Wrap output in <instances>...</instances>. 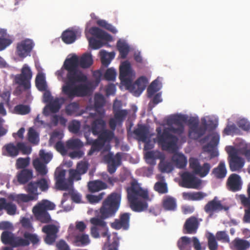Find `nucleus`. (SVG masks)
Listing matches in <instances>:
<instances>
[{
	"label": "nucleus",
	"mask_w": 250,
	"mask_h": 250,
	"mask_svg": "<svg viewBox=\"0 0 250 250\" xmlns=\"http://www.w3.org/2000/svg\"><path fill=\"white\" fill-rule=\"evenodd\" d=\"M126 191L130 208L135 212L146 210L148 207L147 202L151 201L154 197L147 188H142L135 179L130 182V186L126 188Z\"/></svg>",
	"instance_id": "2"
},
{
	"label": "nucleus",
	"mask_w": 250,
	"mask_h": 250,
	"mask_svg": "<svg viewBox=\"0 0 250 250\" xmlns=\"http://www.w3.org/2000/svg\"><path fill=\"white\" fill-rule=\"evenodd\" d=\"M74 242L77 246H84L88 245L90 240L88 235L80 233L74 236Z\"/></svg>",
	"instance_id": "41"
},
{
	"label": "nucleus",
	"mask_w": 250,
	"mask_h": 250,
	"mask_svg": "<svg viewBox=\"0 0 250 250\" xmlns=\"http://www.w3.org/2000/svg\"><path fill=\"white\" fill-rule=\"evenodd\" d=\"M42 231L46 234L45 242L49 245L53 244L57 237L58 228L54 225H47L42 227Z\"/></svg>",
	"instance_id": "22"
},
{
	"label": "nucleus",
	"mask_w": 250,
	"mask_h": 250,
	"mask_svg": "<svg viewBox=\"0 0 250 250\" xmlns=\"http://www.w3.org/2000/svg\"><path fill=\"white\" fill-rule=\"evenodd\" d=\"M84 137L86 139L87 144L91 146V148L88 152V155L91 156L95 152L100 151L106 142H109V134L104 132L98 136L96 140L89 139L87 133L84 134Z\"/></svg>",
	"instance_id": "13"
},
{
	"label": "nucleus",
	"mask_w": 250,
	"mask_h": 250,
	"mask_svg": "<svg viewBox=\"0 0 250 250\" xmlns=\"http://www.w3.org/2000/svg\"><path fill=\"white\" fill-rule=\"evenodd\" d=\"M189 118L185 115H175L171 117L169 122L177 125V127L172 126L164 128L162 132L160 127L156 128L157 143L163 150L172 152L176 151L178 138L170 133V131L179 135L183 134L184 131V123H187L188 125Z\"/></svg>",
	"instance_id": "1"
},
{
	"label": "nucleus",
	"mask_w": 250,
	"mask_h": 250,
	"mask_svg": "<svg viewBox=\"0 0 250 250\" xmlns=\"http://www.w3.org/2000/svg\"><path fill=\"white\" fill-rule=\"evenodd\" d=\"M202 148L204 152H207L209 154L210 159L217 157L219 155V153L217 150L216 146L209 143L204 146Z\"/></svg>",
	"instance_id": "45"
},
{
	"label": "nucleus",
	"mask_w": 250,
	"mask_h": 250,
	"mask_svg": "<svg viewBox=\"0 0 250 250\" xmlns=\"http://www.w3.org/2000/svg\"><path fill=\"white\" fill-rule=\"evenodd\" d=\"M3 150L5 155L13 158L18 156L20 152L22 154L28 155L32 151L31 147L23 142H18L16 145L12 143L7 144L3 147Z\"/></svg>",
	"instance_id": "10"
},
{
	"label": "nucleus",
	"mask_w": 250,
	"mask_h": 250,
	"mask_svg": "<svg viewBox=\"0 0 250 250\" xmlns=\"http://www.w3.org/2000/svg\"><path fill=\"white\" fill-rule=\"evenodd\" d=\"M149 129L145 125L138 124L137 127L133 130V134L139 141L146 142L148 139Z\"/></svg>",
	"instance_id": "29"
},
{
	"label": "nucleus",
	"mask_w": 250,
	"mask_h": 250,
	"mask_svg": "<svg viewBox=\"0 0 250 250\" xmlns=\"http://www.w3.org/2000/svg\"><path fill=\"white\" fill-rule=\"evenodd\" d=\"M118 49L121 58L125 59L129 51V46L124 42L119 41L117 44Z\"/></svg>",
	"instance_id": "46"
},
{
	"label": "nucleus",
	"mask_w": 250,
	"mask_h": 250,
	"mask_svg": "<svg viewBox=\"0 0 250 250\" xmlns=\"http://www.w3.org/2000/svg\"><path fill=\"white\" fill-rule=\"evenodd\" d=\"M121 193L122 187L119 185L116 191L110 194V217L114 216L120 206Z\"/></svg>",
	"instance_id": "21"
},
{
	"label": "nucleus",
	"mask_w": 250,
	"mask_h": 250,
	"mask_svg": "<svg viewBox=\"0 0 250 250\" xmlns=\"http://www.w3.org/2000/svg\"><path fill=\"white\" fill-rule=\"evenodd\" d=\"M123 102L116 99L113 103V117L110 118V142L115 141L116 145L119 144V140L115 136L114 131L116 127H121L128 113L127 109H122Z\"/></svg>",
	"instance_id": "5"
},
{
	"label": "nucleus",
	"mask_w": 250,
	"mask_h": 250,
	"mask_svg": "<svg viewBox=\"0 0 250 250\" xmlns=\"http://www.w3.org/2000/svg\"><path fill=\"white\" fill-rule=\"evenodd\" d=\"M87 187L89 191L92 193L98 192L107 188L106 184L101 180L89 181Z\"/></svg>",
	"instance_id": "32"
},
{
	"label": "nucleus",
	"mask_w": 250,
	"mask_h": 250,
	"mask_svg": "<svg viewBox=\"0 0 250 250\" xmlns=\"http://www.w3.org/2000/svg\"><path fill=\"white\" fill-rule=\"evenodd\" d=\"M159 168L162 172L169 173L172 171L173 167L172 164L168 162H161Z\"/></svg>",
	"instance_id": "56"
},
{
	"label": "nucleus",
	"mask_w": 250,
	"mask_h": 250,
	"mask_svg": "<svg viewBox=\"0 0 250 250\" xmlns=\"http://www.w3.org/2000/svg\"><path fill=\"white\" fill-rule=\"evenodd\" d=\"M182 186L186 188H198L201 181L189 172H184L181 175Z\"/></svg>",
	"instance_id": "19"
},
{
	"label": "nucleus",
	"mask_w": 250,
	"mask_h": 250,
	"mask_svg": "<svg viewBox=\"0 0 250 250\" xmlns=\"http://www.w3.org/2000/svg\"><path fill=\"white\" fill-rule=\"evenodd\" d=\"M207 238L209 250H217L218 246L215 236L212 233L209 232Z\"/></svg>",
	"instance_id": "51"
},
{
	"label": "nucleus",
	"mask_w": 250,
	"mask_h": 250,
	"mask_svg": "<svg viewBox=\"0 0 250 250\" xmlns=\"http://www.w3.org/2000/svg\"><path fill=\"white\" fill-rule=\"evenodd\" d=\"M29 164L30 158L29 157H26L25 158L20 157L16 161V168L18 169H26L25 168L29 166Z\"/></svg>",
	"instance_id": "53"
},
{
	"label": "nucleus",
	"mask_w": 250,
	"mask_h": 250,
	"mask_svg": "<svg viewBox=\"0 0 250 250\" xmlns=\"http://www.w3.org/2000/svg\"><path fill=\"white\" fill-rule=\"evenodd\" d=\"M38 185V187L42 191H45L47 190L49 188L48 182L46 179L42 178L36 181Z\"/></svg>",
	"instance_id": "61"
},
{
	"label": "nucleus",
	"mask_w": 250,
	"mask_h": 250,
	"mask_svg": "<svg viewBox=\"0 0 250 250\" xmlns=\"http://www.w3.org/2000/svg\"><path fill=\"white\" fill-rule=\"evenodd\" d=\"M199 120L197 117H190L188 120L189 138L197 140L203 136L207 131V126L199 125Z\"/></svg>",
	"instance_id": "12"
},
{
	"label": "nucleus",
	"mask_w": 250,
	"mask_h": 250,
	"mask_svg": "<svg viewBox=\"0 0 250 250\" xmlns=\"http://www.w3.org/2000/svg\"><path fill=\"white\" fill-rule=\"evenodd\" d=\"M123 153L117 152L115 155L110 152V174L114 173L122 163Z\"/></svg>",
	"instance_id": "30"
},
{
	"label": "nucleus",
	"mask_w": 250,
	"mask_h": 250,
	"mask_svg": "<svg viewBox=\"0 0 250 250\" xmlns=\"http://www.w3.org/2000/svg\"><path fill=\"white\" fill-rule=\"evenodd\" d=\"M247 191L248 197H246L244 194H240L237 198L240 200L243 206H248L250 205V183L248 185Z\"/></svg>",
	"instance_id": "52"
},
{
	"label": "nucleus",
	"mask_w": 250,
	"mask_h": 250,
	"mask_svg": "<svg viewBox=\"0 0 250 250\" xmlns=\"http://www.w3.org/2000/svg\"><path fill=\"white\" fill-rule=\"evenodd\" d=\"M17 209L16 205L12 202H9L7 203L4 210L8 215H14L16 213Z\"/></svg>",
	"instance_id": "62"
},
{
	"label": "nucleus",
	"mask_w": 250,
	"mask_h": 250,
	"mask_svg": "<svg viewBox=\"0 0 250 250\" xmlns=\"http://www.w3.org/2000/svg\"><path fill=\"white\" fill-rule=\"evenodd\" d=\"M93 61L92 55L90 53L83 54L79 59V66L83 68L90 67L93 64Z\"/></svg>",
	"instance_id": "37"
},
{
	"label": "nucleus",
	"mask_w": 250,
	"mask_h": 250,
	"mask_svg": "<svg viewBox=\"0 0 250 250\" xmlns=\"http://www.w3.org/2000/svg\"><path fill=\"white\" fill-rule=\"evenodd\" d=\"M23 236L25 238L24 239L27 240L29 243L30 242L33 245L37 244L40 241V239L36 234H31L25 232L23 234Z\"/></svg>",
	"instance_id": "57"
},
{
	"label": "nucleus",
	"mask_w": 250,
	"mask_h": 250,
	"mask_svg": "<svg viewBox=\"0 0 250 250\" xmlns=\"http://www.w3.org/2000/svg\"><path fill=\"white\" fill-rule=\"evenodd\" d=\"M88 168V164L87 162L81 161L77 165L76 169L80 173L81 175L85 173Z\"/></svg>",
	"instance_id": "64"
},
{
	"label": "nucleus",
	"mask_w": 250,
	"mask_h": 250,
	"mask_svg": "<svg viewBox=\"0 0 250 250\" xmlns=\"http://www.w3.org/2000/svg\"><path fill=\"white\" fill-rule=\"evenodd\" d=\"M32 72L27 64H24L21 69V73L15 75L14 83L18 85L14 91V94L21 95L23 91L29 90L31 87V80L32 78Z\"/></svg>",
	"instance_id": "6"
},
{
	"label": "nucleus",
	"mask_w": 250,
	"mask_h": 250,
	"mask_svg": "<svg viewBox=\"0 0 250 250\" xmlns=\"http://www.w3.org/2000/svg\"><path fill=\"white\" fill-rule=\"evenodd\" d=\"M9 198L19 204L21 203H26L30 201L36 200L35 196H31L29 194H10Z\"/></svg>",
	"instance_id": "34"
},
{
	"label": "nucleus",
	"mask_w": 250,
	"mask_h": 250,
	"mask_svg": "<svg viewBox=\"0 0 250 250\" xmlns=\"http://www.w3.org/2000/svg\"><path fill=\"white\" fill-rule=\"evenodd\" d=\"M64 82L65 84L62 86V93L69 100L84 97L88 93L89 87L86 84L81 83L76 85L66 81Z\"/></svg>",
	"instance_id": "8"
},
{
	"label": "nucleus",
	"mask_w": 250,
	"mask_h": 250,
	"mask_svg": "<svg viewBox=\"0 0 250 250\" xmlns=\"http://www.w3.org/2000/svg\"><path fill=\"white\" fill-rule=\"evenodd\" d=\"M38 185L36 181H31L29 182L26 187V191L31 196H35L36 200H37L39 194L38 193Z\"/></svg>",
	"instance_id": "49"
},
{
	"label": "nucleus",
	"mask_w": 250,
	"mask_h": 250,
	"mask_svg": "<svg viewBox=\"0 0 250 250\" xmlns=\"http://www.w3.org/2000/svg\"><path fill=\"white\" fill-rule=\"evenodd\" d=\"M38 135L32 128H30L28 132V140L33 144H37L39 141Z\"/></svg>",
	"instance_id": "60"
},
{
	"label": "nucleus",
	"mask_w": 250,
	"mask_h": 250,
	"mask_svg": "<svg viewBox=\"0 0 250 250\" xmlns=\"http://www.w3.org/2000/svg\"><path fill=\"white\" fill-rule=\"evenodd\" d=\"M161 206L166 211H174L177 208L176 199L170 195H165L162 200Z\"/></svg>",
	"instance_id": "28"
},
{
	"label": "nucleus",
	"mask_w": 250,
	"mask_h": 250,
	"mask_svg": "<svg viewBox=\"0 0 250 250\" xmlns=\"http://www.w3.org/2000/svg\"><path fill=\"white\" fill-rule=\"evenodd\" d=\"M229 155L228 162L230 170L231 171L240 170L245 164V160L240 157L239 150L233 146H230L227 150Z\"/></svg>",
	"instance_id": "11"
},
{
	"label": "nucleus",
	"mask_w": 250,
	"mask_h": 250,
	"mask_svg": "<svg viewBox=\"0 0 250 250\" xmlns=\"http://www.w3.org/2000/svg\"><path fill=\"white\" fill-rule=\"evenodd\" d=\"M17 180L21 184H25L33 177V170L30 169H23L18 172Z\"/></svg>",
	"instance_id": "31"
},
{
	"label": "nucleus",
	"mask_w": 250,
	"mask_h": 250,
	"mask_svg": "<svg viewBox=\"0 0 250 250\" xmlns=\"http://www.w3.org/2000/svg\"><path fill=\"white\" fill-rule=\"evenodd\" d=\"M154 189L160 194H166L168 192L167 184L164 182H157L154 186Z\"/></svg>",
	"instance_id": "50"
},
{
	"label": "nucleus",
	"mask_w": 250,
	"mask_h": 250,
	"mask_svg": "<svg viewBox=\"0 0 250 250\" xmlns=\"http://www.w3.org/2000/svg\"><path fill=\"white\" fill-rule=\"evenodd\" d=\"M14 110L17 114L26 115L30 112V108L28 105L20 104L15 107Z\"/></svg>",
	"instance_id": "55"
},
{
	"label": "nucleus",
	"mask_w": 250,
	"mask_h": 250,
	"mask_svg": "<svg viewBox=\"0 0 250 250\" xmlns=\"http://www.w3.org/2000/svg\"><path fill=\"white\" fill-rule=\"evenodd\" d=\"M45 164L41 162L39 158H37L33 161V165L36 170L42 175H44L47 172Z\"/></svg>",
	"instance_id": "44"
},
{
	"label": "nucleus",
	"mask_w": 250,
	"mask_h": 250,
	"mask_svg": "<svg viewBox=\"0 0 250 250\" xmlns=\"http://www.w3.org/2000/svg\"><path fill=\"white\" fill-rule=\"evenodd\" d=\"M204 209L207 213L211 215L214 212H218L222 210H227L228 208L224 207L222 204L221 201L215 196L212 200L207 203L204 206Z\"/></svg>",
	"instance_id": "20"
},
{
	"label": "nucleus",
	"mask_w": 250,
	"mask_h": 250,
	"mask_svg": "<svg viewBox=\"0 0 250 250\" xmlns=\"http://www.w3.org/2000/svg\"><path fill=\"white\" fill-rule=\"evenodd\" d=\"M83 146V143L77 138L69 139L66 142V146L68 149H79Z\"/></svg>",
	"instance_id": "48"
},
{
	"label": "nucleus",
	"mask_w": 250,
	"mask_h": 250,
	"mask_svg": "<svg viewBox=\"0 0 250 250\" xmlns=\"http://www.w3.org/2000/svg\"><path fill=\"white\" fill-rule=\"evenodd\" d=\"M102 66L99 70L93 72V77L97 83H99L102 79L109 81V68H107L104 72V69L109 64V53L102 50L100 52Z\"/></svg>",
	"instance_id": "9"
},
{
	"label": "nucleus",
	"mask_w": 250,
	"mask_h": 250,
	"mask_svg": "<svg viewBox=\"0 0 250 250\" xmlns=\"http://www.w3.org/2000/svg\"><path fill=\"white\" fill-rule=\"evenodd\" d=\"M212 173L218 179L224 178L227 174L225 162L223 161L220 162L217 167L213 169Z\"/></svg>",
	"instance_id": "42"
},
{
	"label": "nucleus",
	"mask_w": 250,
	"mask_h": 250,
	"mask_svg": "<svg viewBox=\"0 0 250 250\" xmlns=\"http://www.w3.org/2000/svg\"><path fill=\"white\" fill-rule=\"evenodd\" d=\"M65 113L68 116H79L82 113L80 111V105L77 102H72L65 108Z\"/></svg>",
	"instance_id": "35"
},
{
	"label": "nucleus",
	"mask_w": 250,
	"mask_h": 250,
	"mask_svg": "<svg viewBox=\"0 0 250 250\" xmlns=\"http://www.w3.org/2000/svg\"><path fill=\"white\" fill-rule=\"evenodd\" d=\"M130 213L125 212L121 214L119 219H116L110 225L111 227L116 229H123L125 230L128 229L129 227Z\"/></svg>",
	"instance_id": "23"
},
{
	"label": "nucleus",
	"mask_w": 250,
	"mask_h": 250,
	"mask_svg": "<svg viewBox=\"0 0 250 250\" xmlns=\"http://www.w3.org/2000/svg\"><path fill=\"white\" fill-rule=\"evenodd\" d=\"M62 39L63 42L67 44L72 43L76 39L75 33L70 30H66L62 35Z\"/></svg>",
	"instance_id": "43"
},
{
	"label": "nucleus",
	"mask_w": 250,
	"mask_h": 250,
	"mask_svg": "<svg viewBox=\"0 0 250 250\" xmlns=\"http://www.w3.org/2000/svg\"><path fill=\"white\" fill-rule=\"evenodd\" d=\"M172 160L179 168H185L187 164V158L183 154H174L172 157Z\"/></svg>",
	"instance_id": "38"
},
{
	"label": "nucleus",
	"mask_w": 250,
	"mask_h": 250,
	"mask_svg": "<svg viewBox=\"0 0 250 250\" xmlns=\"http://www.w3.org/2000/svg\"><path fill=\"white\" fill-rule=\"evenodd\" d=\"M134 76L135 73L131 68L130 62L127 61L122 62L120 66L119 74L121 83L126 89L134 92L137 91L141 93L146 88L147 83V79L144 76H142L139 78L134 83H132Z\"/></svg>",
	"instance_id": "3"
},
{
	"label": "nucleus",
	"mask_w": 250,
	"mask_h": 250,
	"mask_svg": "<svg viewBox=\"0 0 250 250\" xmlns=\"http://www.w3.org/2000/svg\"><path fill=\"white\" fill-rule=\"evenodd\" d=\"M97 214L99 217L105 219L109 217V195H108L103 203V205Z\"/></svg>",
	"instance_id": "36"
},
{
	"label": "nucleus",
	"mask_w": 250,
	"mask_h": 250,
	"mask_svg": "<svg viewBox=\"0 0 250 250\" xmlns=\"http://www.w3.org/2000/svg\"><path fill=\"white\" fill-rule=\"evenodd\" d=\"M159 81L157 80L153 81L147 89V96L148 98H151L159 88L158 87Z\"/></svg>",
	"instance_id": "54"
},
{
	"label": "nucleus",
	"mask_w": 250,
	"mask_h": 250,
	"mask_svg": "<svg viewBox=\"0 0 250 250\" xmlns=\"http://www.w3.org/2000/svg\"><path fill=\"white\" fill-rule=\"evenodd\" d=\"M48 104V106L45 107L43 110V113L46 115L48 114V109L52 113H56L61 108V104L58 98L53 99Z\"/></svg>",
	"instance_id": "40"
},
{
	"label": "nucleus",
	"mask_w": 250,
	"mask_h": 250,
	"mask_svg": "<svg viewBox=\"0 0 250 250\" xmlns=\"http://www.w3.org/2000/svg\"><path fill=\"white\" fill-rule=\"evenodd\" d=\"M105 193L102 192L98 195H94L92 194H87L86 198L88 202L91 204H96L99 202L104 197Z\"/></svg>",
	"instance_id": "59"
},
{
	"label": "nucleus",
	"mask_w": 250,
	"mask_h": 250,
	"mask_svg": "<svg viewBox=\"0 0 250 250\" xmlns=\"http://www.w3.org/2000/svg\"><path fill=\"white\" fill-rule=\"evenodd\" d=\"M228 189L232 192H236L242 189V182L240 176L235 173L231 174L228 179Z\"/></svg>",
	"instance_id": "25"
},
{
	"label": "nucleus",
	"mask_w": 250,
	"mask_h": 250,
	"mask_svg": "<svg viewBox=\"0 0 250 250\" xmlns=\"http://www.w3.org/2000/svg\"><path fill=\"white\" fill-rule=\"evenodd\" d=\"M2 242L6 245H10L13 247L19 246H27L29 242L24 238L15 237L14 234L9 231H3L1 235Z\"/></svg>",
	"instance_id": "15"
},
{
	"label": "nucleus",
	"mask_w": 250,
	"mask_h": 250,
	"mask_svg": "<svg viewBox=\"0 0 250 250\" xmlns=\"http://www.w3.org/2000/svg\"><path fill=\"white\" fill-rule=\"evenodd\" d=\"M89 33L93 36L103 41H109V34L97 27H92L89 29Z\"/></svg>",
	"instance_id": "33"
},
{
	"label": "nucleus",
	"mask_w": 250,
	"mask_h": 250,
	"mask_svg": "<svg viewBox=\"0 0 250 250\" xmlns=\"http://www.w3.org/2000/svg\"><path fill=\"white\" fill-rule=\"evenodd\" d=\"M56 205L48 200H42L33 208V212L37 219L43 223H49L51 217L47 210L55 209Z\"/></svg>",
	"instance_id": "7"
},
{
	"label": "nucleus",
	"mask_w": 250,
	"mask_h": 250,
	"mask_svg": "<svg viewBox=\"0 0 250 250\" xmlns=\"http://www.w3.org/2000/svg\"><path fill=\"white\" fill-rule=\"evenodd\" d=\"M104 220V219L99 217L97 214V216L90 219V222L93 226L100 228V230H103V231L101 232V236L104 237H106L107 241L104 243L103 250H109V235L108 234V229L107 226V223Z\"/></svg>",
	"instance_id": "17"
},
{
	"label": "nucleus",
	"mask_w": 250,
	"mask_h": 250,
	"mask_svg": "<svg viewBox=\"0 0 250 250\" xmlns=\"http://www.w3.org/2000/svg\"><path fill=\"white\" fill-rule=\"evenodd\" d=\"M192 243L195 250H204L205 247L202 248L201 244L196 237L189 238L182 236L177 242V246L180 250H192Z\"/></svg>",
	"instance_id": "16"
},
{
	"label": "nucleus",
	"mask_w": 250,
	"mask_h": 250,
	"mask_svg": "<svg viewBox=\"0 0 250 250\" xmlns=\"http://www.w3.org/2000/svg\"><path fill=\"white\" fill-rule=\"evenodd\" d=\"M199 226V222L197 218L195 216H191L187 219L184 225L185 230V233L195 234L197 232Z\"/></svg>",
	"instance_id": "27"
},
{
	"label": "nucleus",
	"mask_w": 250,
	"mask_h": 250,
	"mask_svg": "<svg viewBox=\"0 0 250 250\" xmlns=\"http://www.w3.org/2000/svg\"><path fill=\"white\" fill-rule=\"evenodd\" d=\"M69 180L70 181H78L81 179V174L76 169H70L69 170Z\"/></svg>",
	"instance_id": "63"
},
{
	"label": "nucleus",
	"mask_w": 250,
	"mask_h": 250,
	"mask_svg": "<svg viewBox=\"0 0 250 250\" xmlns=\"http://www.w3.org/2000/svg\"><path fill=\"white\" fill-rule=\"evenodd\" d=\"M78 66L79 58L76 55L65 60L63 65L64 69L67 71L65 81L76 84L87 81V76L78 70Z\"/></svg>",
	"instance_id": "4"
},
{
	"label": "nucleus",
	"mask_w": 250,
	"mask_h": 250,
	"mask_svg": "<svg viewBox=\"0 0 250 250\" xmlns=\"http://www.w3.org/2000/svg\"><path fill=\"white\" fill-rule=\"evenodd\" d=\"M34 43L32 40L26 39L17 44L16 54L21 58H24L30 55Z\"/></svg>",
	"instance_id": "18"
},
{
	"label": "nucleus",
	"mask_w": 250,
	"mask_h": 250,
	"mask_svg": "<svg viewBox=\"0 0 250 250\" xmlns=\"http://www.w3.org/2000/svg\"><path fill=\"white\" fill-rule=\"evenodd\" d=\"M98 119H95L91 124V131L94 135H100L104 132L109 134V130L105 129V122L100 117L99 115H95Z\"/></svg>",
	"instance_id": "24"
},
{
	"label": "nucleus",
	"mask_w": 250,
	"mask_h": 250,
	"mask_svg": "<svg viewBox=\"0 0 250 250\" xmlns=\"http://www.w3.org/2000/svg\"><path fill=\"white\" fill-rule=\"evenodd\" d=\"M189 167L193 174L201 178L206 177L209 173L211 168L209 163L206 162L201 165L199 160L194 157L189 158Z\"/></svg>",
	"instance_id": "14"
},
{
	"label": "nucleus",
	"mask_w": 250,
	"mask_h": 250,
	"mask_svg": "<svg viewBox=\"0 0 250 250\" xmlns=\"http://www.w3.org/2000/svg\"><path fill=\"white\" fill-rule=\"evenodd\" d=\"M105 103L104 97L101 94H96L94 97V107L96 113H90V116L94 118L95 115H99L100 117H103L104 114V111L103 109Z\"/></svg>",
	"instance_id": "26"
},
{
	"label": "nucleus",
	"mask_w": 250,
	"mask_h": 250,
	"mask_svg": "<svg viewBox=\"0 0 250 250\" xmlns=\"http://www.w3.org/2000/svg\"><path fill=\"white\" fill-rule=\"evenodd\" d=\"M35 84L38 89L41 91H45L47 85L45 81L44 75L42 73L38 74L36 78Z\"/></svg>",
	"instance_id": "47"
},
{
	"label": "nucleus",
	"mask_w": 250,
	"mask_h": 250,
	"mask_svg": "<svg viewBox=\"0 0 250 250\" xmlns=\"http://www.w3.org/2000/svg\"><path fill=\"white\" fill-rule=\"evenodd\" d=\"M14 41L12 38L0 37V51L3 50L7 47L9 46Z\"/></svg>",
	"instance_id": "58"
},
{
	"label": "nucleus",
	"mask_w": 250,
	"mask_h": 250,
	"mask_svg": "<svg viewBox=\"0 0 250 250\" xmlns=\"http://www.w3.org/2000/svg\"><path fill=\"white\" fill-rule=\"evenodd\" d=\"M232 244L235 250H246L250 247V243L246 240L236 238Z\"/></svg>",
	"instance_id": "39"
}]
</instances>
